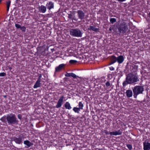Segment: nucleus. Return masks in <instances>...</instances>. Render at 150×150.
Masks as SVG:
<instances>
[{
	"label": "nucleus",
	"instance_id": "nucleus-1",
	"mask_svg": "<svg viewBox=\"0 0 150 150\" xmlns=\"http://www.w3.org/2000/svg\"><path fill=\"white\" fill-rule=\"evenodd\" d=\"M116 27L119 33L125 34L129 31L128 28V25L124 21H121L116 26Z\"/></svg>",
	"mask_w": 150,
	"mask_h": 150
},
{
	"label": "nucleus",
	"instance_id": "nucleus-2",
	"mask_svg": "<svg viewBox=\"0 0 150 150\" xmlns=\"http://www.w3.org/2000/svg\"><path fill=\"white\" fill-rule=\"evenodd\" d=\"M6 119L9 125L17 124L18 122V120L14 114H11L10 115H8Z\"/></svg>",
	"mask_w": 150,
	"mask_h": 150
},
{
	"label": "nucleus",
	"instance_id": "nucleus-3",
	"mask_svg": "<svg viewBox=\"0 0 150 150\" xmlns=\"http://www.w3.org/2000/svg\"><path fill=\"white\" fill-rule=\"evenodd\" d=\"M132 91L134 98H136L138 95L143 93V92L144 91V88L142 86H136L132 88Z\"/></svg>",
	"mask_w": 150,
	"mask_h": 150
},
{
	"label": "nucleus",
	"instance_id": "nucleus-4",
	"mask_svg": "<svg viewBox=\"0 0 150 150\" xmlns=\"http://www.w3.org/2000/svg\"><path fill=\"white\" fill-rule=\"evenodd\" d=\"M126 78L130 83V84H132L139 81L137 76L132 73L128 74L126 75Z\"/></svg>",
	"mask_w": 150,
	"mask_h": 150
},
{
	"label": "nucleus",
	"instance_id": "nucleus-5",
	"mask_svg": "<svg viewBox=\"0 0 150 150\" xmlns=\"http://www.w3.org/2000/svg\"><path fill=\"white\" fill-rule=\"evenodd\" d=\"M70 34L71 35L76 37H81L82 33L79 29H71L70 31Z\"/></svg>",
	"mask_w": 150,
	"mask_h": 150
},
{
	"label": "nucleus",
	"instance_id": "nucleus-6",
	"mask_svg": "<svg viewBox=\"0 0 150 150\" xmlns=\"http://www.w3.org/2000/svg\"><path fill=\"white\" fill-rule=\"evenodd\" d=\"M122 130L119 129L117 131L112 132H109L107 130H104L103 132H104L105 134L106 135L110 134L111 136H116L117 135H121L122 133Z\"/></svg>",
	"mask_w": 150,
	"mask_h": 150
},
{
	"label": "nucleus",
	"instance_id": "nucleus-7",
	"mask_svg": "<svg viewBox=\"0 0 150 150\" xmlns=\"http://www.w3.org/2000/svg\"><path fill=\"white\" fill-rule=\"evenodd\" d=\"M24 137L23 136H20L18 137H14L12 139V140L18 144H22Z\"/></svg>",
	"mask_w": 150,
	"mask_h": 150
},
{
	"label": "nucleus",
	"instance_id": "nucleus-8",
	"mask_svg": "<svg viewBox=\"0 0 150 150\" xmlns=\"http://www.w3.org/2000/svg\"><path fill=\"white\" fill-rule=\"evenodd\" d=\"M65 66V64H59L58 66L56 67L55 73L61 71L64 68Z\"/></svg>",
	"mask_w": 150,
	"mask_h": 150
},
{
	"label": "nucleus",
	"instance_id": "nucleus-9",
	"mask_svg": "<svg viewBox=\"0 0 150 150\" xmlns=\"http://www.w3.org/2000/svg\"><path fill=\"white\" fill-rule=\"evenodd\" d=\"M64 98V96H62L58 100V102L56 106V107L57 108H59L61 107L63 102V99Z\"/></svg>",
	"mask_w": 150,
	"mask_h": 150
},
{
	"label": "nucleus",
	"instance_id": "nucleus-10",
	"mask_svg": "<svg viewBox=\"0 0 150 150\" xmlns=\"http://www.w3.org/2000/svg\"><path fill=\"white\" fill-rule=\"evenodd\" d=\"M144 150H150V143L146 140L143 143Z\"/></svg>",
	"mask_w": 150,
	"mask_h": 150
},
{
	"label": "nucleus",
	"instance_id": "nucleus-11",
	"mask_svg": "<svg viewBox=\"0 0 150 150\" xmlns=\"http://www.w3.org/2000/svg\"><path fill=\"white\" fill-rule=\"evenodd\" d=\"M46 6L48 9L50 10L52 8H54V3L52 1H50L49 3H47Z\"/></svg>",
	"mask_w": 150,
	"mask_h": 150
},
{
	"label": "nucleus",
	"instance_id": "nucleus-12",
	"mask_svg": "<svg viewBox=\"0 0 150 150\" xmlns=\"http://www.w3.org/2000/svg\"><path fill=\"white\" fill-rule=\"evenodd\" d=\"M38 10L40 12L44 13L47 11V8L45 6L41 5L39 7Z\"/></svg>",
	"mask_w": 150,
	"mask_h": 150
},
{
	"label": "nucleus",
	"instance_id": "nucleus-13",
	"mask_svg": "<svg viewBox=\"0 0 150 150\" xmlns=\"http://www.w3.org/2000/svg\"><path fill=\"white\" fill-rule=\"evenodd\" d=\"M117 62V58L114 55L111 56L110 57V65H111Z\"/></svg>",
	"mask_w": 150,
	"mask_h": 150
},
{
	"label": "nucleus",
	"instance_id": "nucleus-14",
	"mask_svg": "<svg viewBox=\"0 0 150 150\" xmlns=\"http://www.w3.org/2000/svg\"><path fill=\"white\" fill-rule=\"evenodd\" d=\"M117 62L119 64H121L124 60L123 56L122 55H120L117 57Z\"/></svg>",
	"mask_w": 150,
	"mask_h": 150
},
{
	"label": "nucleus",
	"instance_id": "nucleus-15",
	"mask_svg": "<svg viewBox=\"0 0 150 150\" xmlns=\"http://www.w3.org/2000/svg\"><path fill=\"white\" fill-rule=\"evenodd\" d=\"M24 144L27 146L26 148H28L33 145V143L28 140H25L23 142Z\"/></svg>",
	"mask_w": 150,
	"mask_h": 150
},
{
	"label": "nucleus",
	"instance_id": "nucleus-16",
	"mask_svg": "<svg viewBox=\"0 0 150 150\" xmlns=\"http://www.w3.org/2000/svg\"><path fill=\"white\" fill-rule=\"evenodd\" d=\"M79 18L81 19L84 18V14L83 12L79 10L78 11Z\"/></svg>",
	"mask_w": 150,
	"mask_h": 150
},
{
	"label": "nucleus",
	"instance_id": "nucleus-17",
	"mask_svg": "<svg viewBox=\"0 0 150 150\" xmlns=\"http://www.w3.org/2000/svg\"><path fill=\"white\" fill-rule=\"evenodd\" d=\"M126 93L127 96L129 98L131 97L133 95L132 92L130 90H127Z\"/></svg>",
	"mask_w": 150,
	"mask_h": 150
},
{
	"label": "nucleus",
	"instance_id": "nucleus-18",
	"mask_svg": "<svg viewBox=\"0 0 150 150\" xmlns=\"http://www.w3.org/2000/svg\"><path fill=\"white\" fill-rule=\"evenodd\" d=\"M40 81L37 80L33 86L34 88H36L40 87Z\"/></svg>",
	"mask_w": 150,
	"mask_h": 150
},
{
	"label": "nucleus",
	"instance_id": "nucleus-19",
	"mask_svg": "<svg viewBox=\"0 0 150 150\" xmlns=\"http://www.w3.org/2000/svg\"><path fill=\"white\" fill-rule=\"evenodd\" d=\"M64 107L66 109L70 110L71 108L70 103L68 102H66L64 104Z\"/></svg>",
	"mask_w": 150,
	"mask_h": 150
},
{
	"label": "nucleus",
	"instance_id": "nucleus-20",
	"mask_svg": "<svg viewBox=\"0 0 150 150\" xmlns=\"http://www.w3.org/2000/svg\"><path fill=\"white\" fill-rule=\"evenodd\" d=\"M88 29L90 30H92L95 32H98L99 31V29L96 28L94 26H90Z\"/></svg>",
	"mask_w": 150,
	"mask_h": 150
},
{
	"label": "nucleus",
	"instance_id": "nucleus-21",
	"mask_svg": "<svg viewBox=\"0 0 150 150\" xmlns=\"http://www.w3.org/2000/svg\"><path fill=\"white\" fill-rule=\"evenodd\" d=\"M128 84H130V83L126 78L125 80L122 83L123 86L125 87Z\"/></svg>",
	"mask_w": 150,
	"mask_h": 150
},
{
	"label": "nucleus",
	"instance_id": "nucleus-22",
	"mask_svg": "<svg viewBox=\"0 0 150 150\" xmlns=\"http://www.w3.org/2000/svg\"><path fill=\"white\" fill-rule=\"evenodd\" d=\"M80 108L76 107H74L73 108V110L76 113H79V111L80 110Z\"/></svg>",
	"mask_w": 150,
	"mask_h": 150
},
{
	"label": "nucleus",
	"instance_id": "nucleus-23",
	"mask_svg": "<svg viewBox=\"0 0 150 150\" xmlns=\"http://www.w3.org/2000/svg\"><path fill=\"white\" fill-rule=\"evenodd\" d=\"M11 1H8L6 2V5H7V10L8 11L9 10V7H10L11 4Z\"/></svg>",
	"mask_w": 150,
	"mask_h": 150
},
{
	"label": "nucleus",
	"instance_id": "nucleus-24",
	"mask_svg": "<svg viewBox=\"0 0 150 150\" xmlns=\"http://www.w3.org/2000/svg\"><path fill=\"white\" fill-rule=\"evenodd\" d=\"M116 21V19L115 18H111L110 19V22L112 24H113Z\"/></svg>",
	"mask_w": 150,
	"mask_h": 150
},
{
	"label": "nucleus",
	"instance_id": "nucleus-25",
	"mask_svg": "<svg viewBox=\"0 0 150 150\" xmlns=\"http://www.w3.org/2000/svg\"><path fill=\"white\" fill-rule=\"evenodd\" d=\"M20 29L22 32H24L26 31V28L24 26H21Z\"/></svg>",
	"mask_w": 150,
	"mask_h": 150
},
{
	"label": "nucleus",
	"instance_id": "nucleus-26",
	"mask_svg": "<svg viewBox=\"0 0 150 150\" xmlns=\"http://www.w3.org/2000/svg\"><path fill=\"white\" fill-rule=\"evenodd\" d=\"M77 61L75 60H71L69 61V62L70 64H75L77 62Z\"/></svg>",
	"mask_w": 150,
	"mask_h": 150
},
{
	"label": "nucleus",
	"instance_id": "nucleus-27",
	"mask_svg": "<svg viewBox=\"0 0 150 150\" xmlns=\"http://www.w3.org/2000/svg\"><path fill=\"white\" fill-rule=\"evenodd\" d=\"M111 85V83L110 81H107L106 83H105V85L108 88H109V87Z\"/></svg>",
	"mask_w": 150,
	"mask_h": 150
},
{
	"label": "nucleus",
	"instance_id": "nucleus-28",
	"mask_svg": "<svg viewBox=\"0 0 150 150\" xmlns=\"http://www.w3.org/2000/svg\"><path fill=\"white\" fill-rule=\"evenodd\" d=\"M79 108H80L81 109H82L83 108V103L81 102H79Z\"/></svg>",
	"mask_w": 150,
	"mask_h": 150
},
{
	"label": "nucleus",
	"instance_id": "nucleus-29",
	"mask_svg": "<svg viewBox=\"0 0 150 150\" xmlns=\"http://www.w3.org/2000/svg\"><path fill=\"white\" fill-rule=\"evenodd\" d=\"M126 146L129 150H131L132 149V146L131 144H127Z\"/></svg>",
	"mask_w": 150,
	"mask_h": 150
},
{
	"label": "nucleus",
	"instance_id": "nucleus-30",
	"mask_svg": "<svg viewBox=\"0 0 150 150\" xmlns=\"http://www.w3.org/2000/svg\"><path fill=\"white\" fill-rule=\"evenodd\" d=\"M6 118L5 117H2L1 119L0 120L3 122H5L6 121Z\"/></svg>",
	"mask_w": 150,
	"mask_h": 150
},
{
	"label": "nucleus",
	"instance_id": "nucleus-31",
	"mask_svg": "<svg viewBox=\"0 0 150 150\" xmlns=\"http://www.w3.org/2000/svg\"><path fill=\"white\" fill-rule=\"evenodd\" d=\"M71 77H72L74 78H76L77 77L76 75L73 73H71Z\"/></svg>",
	"mask_w": 150,
	"mask_h": 150
},
{
	"label": "nucleus",
	"instance_id": "nucleus-32",
	"mask_svg": "<svg viewBox=\"0 0 150 150\" xmlns=\"http://www.w3.org/2000/svg\"><path fill=\"white\" fill-rule=\"evenodd\" d=\"M90 60V58L89 57H85V63L88 62Z\"/></svg>",
	"mask_w": 150,
	"mask_h": 150
},
{
	"label": "nucleus",
	"instance_id": "nucleus-33",
	"mask_svg": "<svg viewBox=\"0 0 150 150\" xmlns=\"http://www.w3.org/2000/svg\"><path fill=\"white\" fill-rule=\"evenodd\" d=\"M15 26L17 29L20 28L21 27V25L18 24H15Z\"/></svg>",
	"mask_w": 150,
	"mask_h": 150
},
{
	"label": "nucleus",
	"instance_id": "nucleus-34",
	"mask_svg": "<svg viewBox=\"0 0 150 150\" xmlns=\"http://www.w3.org/2000/svg\"><path fill=\"white\" fill-rule=\"evenodd\" d=\"M42 75L41 74H38V80L41 81V78L42 77Z\"/></svg>",
	"mask_w": 150,
	"mask_h": 150
},
{
	"label": "nucleus",
	"instance_id": "nucleus-35",
	"mask_svg": "<svg viewBox=\"0 0 150 150\" xmlns=\"http://www.w3.org/2000/svg\"><path fill=\"white\" fill-rule=\"evenodd\" d=\"M6 75V73L4 72H2L0 73V76H5Z\"/></svg>",
	"mask_w": 150,
	"mask_h": 150
},
{
	"label": "nucleus",
	"instance_id": "nucleus-36",
	"mask_svg": "<svg viewBox=\"0 0 150 150\" xmlns=\"http://www.w3.org/2000/svg\"><path fill=\"white\" fill-rule=\"evenodd\" d=\"M71 73H67L65 76L67 77H71Z\"/></svg>",
	"mask_w": 150,
	"mask_h": 150
},
{
	"label": "nucleus",
	"instance_id": "nucleus-37",
	"mask_svg": "<svg viewBox=\"0 0 150 150\" xmlns=\"http://www.w3.org/2000/svg\"><path fill=\"white\" fill-rule=\"evenodd\" d=\"M18 117L20 120H21L22 119V116L20 114H19L18 115Z\"/></svg>",
	"mask_w": 150,
	"mask_h": 150
},
{
	"label": "nucleus",
	"instance_id": "nucleus-38",
	"mask_svg": "<svg viewBox=\"0 0 150 150\" xmlns=\"http://www.w3.org/2000/svg\"><path fill=\"white\" fill-rule=\"evenodd\" d=\"M114 68L112 67H110V69L111 71H113L114 70Z\"/></svg>",
	"mask_w": 150,
	"mask_h": 150
},
{
	"label": "nucleus",
	"instance_id": "nucleus-39",
	"mask_svg": "<svg viewBox=\"0 0 150 150\" xmlns=\"http://www.w3.org/2000/svg\"><path fill=\"white\" fill-rule=\"evenodd\" d=\"M6 68L10 70H11L12 69V67L10 66H8Z\"/></svg>",
	"mask_w": 150,
	"mask_h": 150
},
{
	"label": "nucleus",
	"instance_id": "nucleus-40",
	"mask_svg": "<svg viewBox=\"0 0 150 150\" xmlns=\"http://www.w3.org/2000/svg\"><path fill=\"white\" fill-rule=\"evenodd\" d=\"M117 0L119 2H123L124 1H126V0Z\"/></svg>",
	"mask_w": 150,
	"mask_h": 150
},
{
	"label": "nucleus",
	"instance_id": "nucleus-41",
	"mask_svg": "<svg viewBox=\"0 0 150 150\" xmlns=\"http://www.w3.org/2000/svg\"><path fill=\"white\" fill-rule=\"evenodd\" d=\"M3 97L4 98H6L7 96H6V95H4L3 96Z\"/></svg>",
	"mask_w": 150,
	"mask_h": 150
},
{
	"label": "nucleus",
	"instance_id": "nucleus-42",
	"mask_svg": "<svg viewBox=\"0 0 150 150\" xmlns=\"http://www.w3.org/2000/svg\"><path fill=\"white\" fill-rule=\"evenodd\" d=\"M148 15L149 17H150V12L148 13Z\"/></svg>",
	"mask_w": 150,
	"mask_h": 150
},
{
	"label": "nucleus",
	"instance_id": "nucleus-43",
	"mask_svg": "<svg viewBox=\"0 0 150 150\" xmlns=\"http://www.w3.org/2000/svg\"><path fill=\"white\" fill-rule=\"evenodd\" d=\"M2 0H0V4L1 3V2H2Z\"/></svg>",
	"mask_w": 150,
	"mask_h": 150
},
{
	"label": "nucleus",
	"instance_id": "nucleus-44",
	"mask_svg": "<svg viewBox=\"0 0 150 150\" xmlns=\"http://www.w3.org/2000/svg\"><path fill=\"white\" fill-rule=\"evenodd\" d=\"M109 30H111V28H109Z\"/></svg>",
	"mask_w": 150,
	"mask_h": 150
},
{
	"label": "nucleus",
	"instance_id": "nucleus-45",
	"mask_svg": "<svg viewBox=\"0 0 150 150\" xmlns=\"http://www.w3.org/2000/svg\"><path fill=\"white\" fill-rule=\"evenodd\" d=\"M73 150H75V149H73Z\"/></svg>",
	"mask_w": 150,
	"mask_h": 150
}]
</instances>
